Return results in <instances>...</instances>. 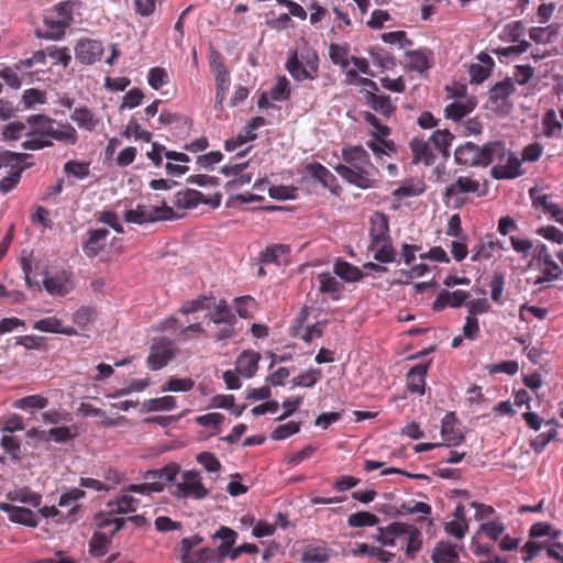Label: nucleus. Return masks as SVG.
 Here are the masks:
<instances>
[{"label": "nucleus", "instance_id": "27", "mask_svg": "<svg viewBox=\"0 0 563 563\" xmlns=\"http://www.w3.org/2000/svg\"><path fill=\"white\" fill-rule=\"evenodd\" d=\"M333 273L345 283H357L365 276L361 268L342 258L335 260Z\"/></svg>", "mask_w": 563, "mask_h": 563}, {"label": "nucleus", "instance_id": "38", "mask_svg": "<svg viewBox=\"0 0 563 563\" xmlns=\"http://www.w3.org/2000/svg\"><path fill=\"white\" fill-rule=\"evenodd\" d=\"M62 126V130H57L53 125H48V129H45L44 133H46L48 137L56 141L64 142L69 145H75L78 141V133L76 129L69 123H65Z\"/></svg>", "mask_w": 563, "mask_h": 563}, {"label": "nucleus", "instance_id": "50", "mask_svg": "<svg viewBox=\"0 0 563 563\" xmlns=\"http://www.w3.org/2000/svg\"><path fill=\"white\" fill-rule=\"evenodd\" d=\"M329 56L334 65H339L342 68H346L351 63L350 47L332 43L329 46Z\"/></svg>", "mask_w": 563, "mask_h": 563}, {"label": "nucleus", "instance_id": "49", "mask_svg": "<svg viewBox=\"0 0 563 563\" xmlns=\"http://www.w3.org/2000/svg\"><path fill=\"white\" fill-rule=\"evenodd\" d=\"M529 196L532 200L534 208H541L544 213L553 214L559 205L551 201V197L547 194H542L541 190L533 187L529 190Z\"/></svg>", "mask_w": 563, "mask_h": 563}, {"label": "nucleus", "instance_id": "10", "mask_svg": "<svg viewBox=\"0 0 563 563\" xmlns=\"http://www.w3.org/2000/svg\"><path fill=\"white\" fill-rule=\"evenodd\" d=\"M103 52L102 42L88 37L78 40L74 47L75 58L82 65H92L99 62Z\"/></svg>", "mask_w": 563, "mask_h": 563}, {"label": "nucleus", "instance_id": "4", "mask_svg": "<svg viewBox=\"0 0 563 563\" xmlns=\"http://www.w3.org/2000/svg\"><path fill=\"white\" fill-rule=\"evenodd\" d=\"M286 69L297 81L313 80L318 76L319 56L312 49L301 52L300 55L289 52Z\"/></svg>", "mask_w": 563, "mask_h": 563}, {"label": "nucleus", "instance_id": "31", "mask_svg": "<svg viewBox=\"0 0 563 563\" xmlns=\"http://www.w3.org/2000/svg\"><path fill=\"white\" fill-rule=\"evenodd\" d=\"M365 101L373 110L385 117H389L396 110L389 96L378 95L374 90L366 91Z\"/></svg>", "mask_w": 563, "mask_h": 563}, {"label": "nucleus", "instance_id": "14", "mask_svg": "<svg viewBox=\"0 0 563 563\" xmlns=\"http://www.w3.org/2000/svg\"><path fill=\"white\" fill-rule=\"evenodd\" d=\"M433 53L429 48H418L405 53V65L411 71L423 74L432 66Z\"/></svg>", "mask_w": 563, "mask_h": 563}, {"label": "nucleus", "instance_id": "28", "mask_svg": "<svg viewBox=\"0 0 563 563\" xmlns=\"http://www.w3.org/2000/svg\"><path fill=\"white\" fill-rule=\"evenodd\" d=\"M306 168L308 174L312 178L319 180L324 188L332 192L335 191V188L338 187L336 177L325 166L316 162L308 164Z\"/></svg>", "mask_w": 563, "mask_h": 563}, {"label": "nucleus", "instance_id": "9", "mask_svg": "<svg viewBox=\"0 0 563 563\" xmlns=\"http://www.w3.org/2000/svg\"><path fill=\"white\" fill-rule=\"evenodd\" d=\"M174 342L167 338L155 339L151 345L146 360L147 367L158 371L166 366L175 357Z\"/></svg>", "mask_w": 563, "mask_h": 563}, {"label": "nucleus", "instance_id": "43", "mask_svg": "<svg viewBox=\"0 0 563 563\" xmlns=\"http://www.w3.org/2000/svg\"><path fill=\"white\" fill-rule=\"evenodd\" d=\"M454 135L446 129L437 130L429 137L434 151H438L443 156H449V150L452 145Z\"/></svg>", "mask_w": 563, "mask_h": 563}, {"label": "nucleus", "instance_id": "1", "mask_svg": "<svg viewBox=\"0 0 563 563\" xmlns=\"http://www.w3.org/2000/svg\"><path fill=\"white\" fill-rule=\"evenodd\" d=\"M344 164L334 170L349 184L361 189L374 188L380 179L379 169L371 162L369 154L361 146H349L342 150Z\"/></svg>", "mask_w": 563, "mask_h": 563}, {"label": "nucleus", "instance_id": "30", "mask_svg": "<svg viewBox=\"0 0 563 563\" xmlns=\"http://www.w3.org/2000/svg\"><path fill=\"white\" fill-rule=\"evenodd\" d=\"M257 137L256 133H252L246 126L242 129V131L235 136L228 139L224 142V148L227 152H235L238 151V156H244L251 150V146L245 147L244 150H240L246 143L254 141Z\"/></svg>", "mask_w": 563, "mask_h": 563}, {"label": "nucleus", "instance_id": "63", "mask_svg": "<svg viewBox=\"0 0 563 563\" xmlns=\"http://www.w3.org/2000/svg\"><path fill=\"white\" fill-rule=\"evenodd\" d=\"M216 558V551L210 548H202L196 552L183 554L180 556L181 563H208Z\"/></svg>", "mask_w": 563, "mask_h": 563}, {"label": "nucleus", "instance_id": "48", "mask_svg": "<svg viewBox=\"0 0 563 563\" xmlns=\"http://www.w3.org/2000/svg\"><path fill=\"white\" fill-rule=\"evenodd\" d=\"M368 250L374 252V260L378 263L387 264L395 262L397 253L393 246L391 240L382 242L376 246L368 245Z\"/></svg>", "mask_w": 563, "mask_h": 563}, {"label": "nucleus", "instance_id": "37", "mask_svg": "<svg viewBox=\"0 0 563 563\" xmlns=\"http://www.w3.org/2000/svg\"><path fill=\"white\" fill-rule=\"evenodd\" d=\"M213 538L222 540V543L218 547V552L220 554L218 562H221L222 559L229 554L231 548L235 543L238 533L229 527L221 526L213 534Z\"/></svg>", "mask_w": 563, "mask_h": 563}, {"label": "nucleus", "instance_id": "52", "mask_svg": "<svg viewBox=\"0 0 563 563\" xmlns=\"http://www.w3.org/2000/svg\"><path fill=\"white\" fill-rule=\"evenodd\" d=\"M290 252V249L288 245L285 244H274L269 247H267L263 253L261 261L265 264H277L279 265L282 263L280 257L287 256Z\"/></svg>", "mask_w": 563, "mask_h": 563}, {"label": "nucleus", "instance_id": "5", "mask_svg": "<svg viewBox=\"0 0 563 563\" xmlns=\"http://www.w3.org/2000/svg\"><path fill=\"white\" fill-rule=\"evenodd\" d=\"M97 526L101 529H109L110 536L102 532H95L89 542V552L91 555L100 558L108 552V545L111 542V538L123 528L125 520L120 517H108L103 514H99L96 517Z\"/></svg>", "mask_w": 563, "mask_h": 563}, {"label": "nucleus", "instance_id": "16", "mask_svg": "<svg viewBox=\"0 0 563 563\" xmlns=\"http://www.w3.org/2000/svg\"><path fill=\"white\" fill-rule=\"evenodd\" d=\"M521 161L512 153L507 151L504 162H498L490 169V175L495 179H512L521 175Z\"/></svg>", "mask_w": 563, "mask_h": 563}, {"label": "nucleus", "instance_id": "59", "mask_svg": "<svg viewBox=\"0 0 563 563\" xmlns=\"http://www.w3.org/2000/svg\"><path fill=\"white\" fill-rule=\"evenodd\" d=\"M525 33V25L521 21H512L506 24L499 35L504 42L516 43Z\"/></svg>", "mask_w": 563, "mask_h": 563}, {"label": "nucleus", "instance_id": "42", "mask_svg": "<svg viewBox=\"0 0 563 563\" xmlns=\"http://www.w3.org/2000/svg\"><path fill=\"white\" fill-rule=\"evenodd\" d=\"M481 62L484 64H473L470 67L471 82L473 84H481L488 78L494 66V60L486 54L481 57Z\"/></svg>", "mask_w": 563, "mask_h": 563}, {"label": "nucleus", "instance_id": "55", "mask_svg": "<svg viewBox=\"0 0 563 563\" xmlns=\"http://www.w3.org/2000/svg\"><path fill=\"white\" fill-rule=\"evenodd\" d=\"M122 136L125 139L133 136L135 140H142L150 143L153 135L151 132L143 130L134 118H131L122 132Z\"/></svg>", "mask_w": 563, "mask_h": 563}, {"label": "nucleus", "instance_id": "41", "mask_svg": "<svg viewBox=\"0 0 563 563\" xmlns=\"http://www.w3.org/2000/svg\"><path fill=\"white\" fill-rule=\"evenodd\" d=\"M534 268L542 273V276H539L534 280V285H542L543 283L559 279L562 275V268L552 257L544 261L542 264H539Z\"/></svg>", "mask_w": 563, "mask_h": 563}, {"label": "nucleus", "instance_id": "46", "mask_svg": "<svg viewBox=\"0 0 563 563\" xmlns=\"http://www.w3.org/2000/svg\"><path fill=\"white\" fill-rule=\"evenodd\" d=\"M108 479L112 481V484L107 485L98 479L91 478V477H81L79 481V485L85 488L93 489L96 492L106 490L109 492L110 489L114 488L117 484L121 481V476L115 471H110L109 475L107 477Z\"/></svg>", "mask_w": 563, "mask_h": 563}, {"label": "nucleus", "instance_id": "47", "mask_svg": "<svg viewBox=\"0 0 563 563\" xmlns=\"http://www.w3.org/2000/svg\"><path fill=\"white\" fill-rule=\"evenodd\" d=\"M543 133L547 137H559L562 133L563 125L559 121L556 112L549 109L542 118Z\"/></svg>", "mask_w": 563, "mask_h": 563}, {"label": "nucleus", "instance_id": "36", "mask_svg": "<svg viewBox=\"0 0 563 563\" xmlns=\"http://www.w3.org/2000/svg\"><path fill=\"white\" fill-rule=\"evenodd\" d=\"M319 291L321 294H328L333 299H339L341 292L344 290V286L330 273H320L318 275Z\"/></svg>", "mask_w": 563, "mask_h": 563}, {"label": "nucleus", "instance_id": "15", "mask_svg": "<svg viewBox=\"0 0 563 563\" xmlns=\"http://www.w3.org/2000/svg\"><path fill=\"white\" fill-rule=\"evenodd\" d=\"M471 297L470 292L466 290H441L435 300L432 303V310L435 312L442 311L446 307L450 308H460L464 303H466L467 299Z\"/></svg>", "mask_w": 563, "mask_h": 563}, {"label": "nucleus", "instance_id": "3", "mask_svg": "<svg viewBox=\"0 0 563 563\" xmlns=\"http://www.w3.org/2000/svg\"><path fill=\"white\" fill-rule=\"evenodd\" d=\"M487 183L485 179L476 178L474 175L459 176L453 183L446 186L444 200L446 203L453 202L454 208H461L466 202V196L470 194L477 197L486 196Z\"/></svg>", "mask_w": 563, "mask_h": 563}, {"label": "nucleus", "instance_id": "64", "mask_svg": "<svg viewBox=\"0 0 563 563\" xmlns=\"http://www.w3.org/2000/svg\"><path fill=\"white\" fill-rule=\"evenodd\" d=\"M330 555L325 548H307L301 554V561L305 563H325Z\"/></svg>", "mask_w": 563, "mask_h": 563}, {"label": "nucleus", "instance_id": "22", "mask_svg": "<svg viewBox=\"0 0 563 563\" xmlns=\"http://www.w3.org/2000/svg\"><path fill=\"white\" fill-rule=\"evenodd\" d=\"M131 492H125V487L121 490L120 495L115 499L108 503L110 514L108 517H114L113 515L135 512L140 506V500L130 495Z\"/></svg>", "mask_w": 563, "mask_h": 563}, {"label": "nucleus", "instance_id": "56", "mask_svg": "<svg viewBox=\"0 0 563 563\" xmlns=\"http://www.w3.org/2000/svg\"><path fill=\"white\" fill-rule=\"evenodd\" d=\"M56 18H58V32L65 33V29L68 27L73 21L71 5L69 2H62L54 7L51 11Z\"/></svg>", "mask_w": 563, "mask_h": 563}, {"label": "nucleus", "instance_id": "19", "mask_svg": "<svg viewBox=\"0 0 563 563\" xmlns=\"http://www.w3.org/2000/svg\"><path fill=\"white\" fill-rule=\"evenodd\" d=\"M409 147L412 153V163H423L427 166L434 164L437 154L430 140L413 137L409 142Z\"/></svg>", "mask_w": 563, "mask_h": 563}, {"label": "nucleus", "instance_id": "61", "mask_svg": "<svg viewBox=\"0 0 563 563\" xmlns=\"http://www.w3.org/2000/svg\"><path fill=\"white\" fill-rule=\"evenodd\" d=\"M515 91L514 82L510 78H506L500 82H497L489 90V99L493 101L505 100Z\"/></svg>", "mask_w": 563, "mask_h": 563}, {"label": "nucleus", "instance_id": "34", "mask_svg": "<svg viewBox=\"0 0 563 563\" xmlns=\"http://www.w3.org/2000/svg\"><path fill=\"white\" fill-rule=\"evenodd\" d=\"M70 119L78 128L89 132L95 131L100 123V119L87 107L76 108L70 114Z\"/></svg>", "mask_w": 563, "mask_h": 563}, {"label": "nucleus", "instance_id": "35", "mask_svg": "<svg viewBox=\"0 0 563 563\" xmlns=\"http://www.w3.org/2000/svg\"><path fill=\"white\" fill-rule=\"evenodd\" d=\"M351 552L355 556H374L382 563L391 562L395 558L394 553L384 550L382 547L368 545L367 543H357Z\"/></svg>", "mask_w": 563, "mask_h": 563}, {"label": "nucleus", "instance_id": "54", "mask_svg": "<svg viewBox=\"0 0 563 563\" xmlns=\"http://www.w3.org/2000/svg\"><path fill=\"white\" fill-rule=\"evenodd\" d=\"M373 135L375 140L368 141L367 146L377 157H382V155L391 156L394 153H396L394 142L386 141L384 137L377 136L376 134Z\"/></svg>", "mask_w": 563, "mask_h": 563}, {"label": "nucleus", "instance_id": "51", "mask_svg": "<svg viewBox=\"0 0 563 563\" xmlns=\"http://www.w3.org/2000/svg\"><path fill=\"white\" fill-rule=\"evenodd\" d=\"M48 405V399L42 395H29L16 399L13 402V408L20 410H29V409H44Z\"/></svg>", "mask_w": 563, "mask_h": 563}, {"label": "nucleus", "instance_id": "23", "mask_svg": "<svg viewBox=\"0 0 563 563\" xmlns=\"http://www.w3.org/2000/svg\"><path fill=\"white\" fill-rule=\"evenodd\" d=\"M32 328L41 332L65 334L68 336L78 334V330L76 328L64 325L63 321L57 317L40 319L32 324Z\"/></svg>", "mask_w": 563, "mask_h": 563}, {"label": "nucleus", "instance_id": "20", "mask_svg": "<svg viewBox=\"0 0 563 563\" xmlns=\"http://www.w3.org/2000/svg\"><path fill=\"white\" fill-rule=\"evenodd\" d=\"M454 158L459 165L482 167L481 146L473 142H466L456 147Z\"/></svg>", "mask_w": 563, "mask_h": 563}, {"label": "nucleus", "instance_id": "26", "mask_svg": "<svg viewBox=\"0 0 563 563\" xmlns=\"http://www.w3.org/2000/svg\"><path fill=\"white\" fill-rule=\"evenodd\" d=\"M260 358V353L255 351H244L236 360L235 371L242 376L250 378L256 373Z\"/></svg>", "mask_w": 563, "mask_h": 563}, {"label": "nucleus", "instance_id": "21", "mask_svg": "<svg viewBox=\"0 0 563 563\" xmlns=\"http://www.w3.org/2000/svg\"><path fill=\"white\" fill-rule=\"evenodd\" d=\"M88 238L82 244V251L87 257H96L107 244L109 231L107 229H93L87 233Z\"/></svg>", "mask_w": 563, "mask_h": 563}, {"label": "nucleus", "instance_id": "40", "mask_svg": "<svg viewBox=\"0 0 563 563\" xmlns=\"http://www.w3.org/2000/svg\"><path fill=\"white\" fill-rule=\"evenodd\" d=\"M98 318V311L92 306H80L71 316L73 322L80 329L87 330Z\"/></svg>", "mask_w": 563, "mask_h": 563}, {"label": "nucleus", "instance_id": "58", "mask_svg": "<svg viewBox=\"0 0 563 563\" xmlns=\"http://www.w3.org/2000/svg\"><path fill=\"white\" fill-rule=\"evenodd\" d=\"M379 521L378 517L368 511H357L347 518V525L354 528L373 527Z\"/></svg>", "mask_w": 563, "mask_h": 563}, {"label": "nucleus", "instance_id": "17", "mask_svg": "<svg viewBox=\"0 0 563 563\" xmlns=\"http://www.w3.org/2000/svg\"><path fill=\"white\" fill-rule=\"evenodd\" d=\"M0 510L8 514L9 520L11 522L23 525L30 528H35L38 526L37 516L29 508L14 506L8 503H1Z\"/></svg>", "mask_w": 563, "mask_h": 563}, {"label": "nucleus", "instance_id": "62", "mask_svg": "<svg viewBox=\"0 0 563 563\" xmlns=\"http://www.w3.org/2000/svg\"><path fill=\"white\" fill-rule=\"evenodd\" d=\"M9 498L14 501L31 505L32 507H40L42 503V496L27 487L16 490L13 495L10 494Z\"/></svg>", "mask_w": 563, "mask_h": 563}, {"label": "nucleus", "instance_id": "8", "mask_svg": "<svg viewBox=\"0 0 563 563\" xmlns=\"http://www.w3.org/2000/svg\"><path fill=\"white\" fill-rule=\"evenodd\" d=\"M209 490L202 484L199 472L188 470L181 473V481L176 484L174 496L177 498L203 499Z\"/></svg>", "mask_w": 563, "mask_h": 563}, {"label": "nucleus", "instance_id": "12", "mask_svg": "<svg viewBox=\"0 0 563 563\" xmlns=\"http://www.w3.org/2000/svg\"><path fill=\"white\" fill-rule=\"evenodd\" d=\"M465 90L466 88L464 86H460L457 88L455 96L463 98L456 99L445 107L444 114L446 119L453 120L455 122L460 121L462 118H464L475 109L476 101L474 100V98H465Z\"/></svg>", "mask_w": 563, "mask_h": 563}, {"label": "nucleus", "instance_id": "32", "mask_svg": "<svg viewBox=\"0 0 563 563\" xmlns=\"http://www.w3.org/2000/svg\"><path fill=\"white\" fill-rule=\"evenodd\" d=\"M200 203H209L203 195L196 189H185L175 195L174 205L179 209H194Z\"/></svg>", "mask_w": 563, "mask_h": 563}, {"label": "nucleus", "instance_id": "39", "mask_svg": "<svg viewBox=\"0 0 563 563\" xmlns=\"http://www.w3.org/2000/svg\"><path fill=\"white\" fill-rule=\"evenodd\" d=\"M79 411L85 417H100V418H104L101 421V426L106 427V428L121 426L123 422L126 421L125 417H123V416H120V417L114 418V419L113 418H107L104 410H102L100 408H97V407H93L92 405L87 404V402H82L80 405Z\"/></svg>", "mask_w": 563, "mask_h": 563}, {"label": "nucleus", "instance_id": "7", "mask_svg": "<svg viewBox=\"0 0 563 563\" xmlns=\"http://www.w3.org/2000/svg\"><path fill=\"white\" fill-rule=\"evenodd\" d=\"M29 157L31 155L25 153L4 152V166H10L11 172L8 176L0 179V190L2 194H8L18 186L22 173L32 166V164L25 163V159Z\"/></svg>", "mask_w": 563, "mask_h": 563}, {"label": "nucleus", "instance_id": "6", "mask_svg": "<svg viewBox=\"0 0 563 563\" xmlns=\"http://www.w3.org/2000/svg\"><path fill=\"white\" fill-rule=\"evenodd\" d=\"M174 216V209L165 203L162 206L139 203L134 209H129L124 212V221L128 223L144 224L162 220H170Z\"/></svg>", "mask_w": 563, "mask_h": 563}, {"label": "nucleus", "instance_id": "13", "mask_svg": "<svg viewBox=\"0 0 563 563\" xmlns=\"http://www.w3.org/2000/svg\"><path fill=\"white\" fill-rule=\"evenodd\" d=\"M44 289L53 296H65L74 289L71 273L62 271L43 279Z\"/></svg>", "mask_w": 563, "mask_h": 563}, {"label": "nucleus", "instance_id": "33", "mask_svg": "<svg viewBox=\"0 0 563 563\" xmlns=\"http://www.w3.org/2000/svg\"><path fill=\"white\" fill-rule=\"evenodd\" d=\"M208 310L209 311L207 313V318L214 324L236 321V317L224 299H220L218 302H213V306H210V309Z\"/></svg>", "mask_w": 563, "mask_h": 563}, {"label": "nucleus", "instance_id": "2", "mask_svg": "<svg viewBox=\"0 0 563 563\" xmlns=\"http://www.w3.org/2000/svg\"><path fill=\"white\" fill-rule=\"evenodd\" d=\"M386 537L383 538V547H396L398 541H405L401 549L408 560H415L422 549L423 538L422 532L416 526L394 521L385 527Z\"/></svg>", "mask_w": 563, "mask_h": 563}, {"label": "nucleus", "instance_id": "11", "mask_svg": "<svg viewBox=\"0 0 563 563\" xmlns=\"http://www.w3.org/2000/svg\"><path fill=\"white\" fill-rule=\"evenodd\" d=\"M369 245L376 246L382 242L391 240L389 232V218L383 212H374L369 218Z\"/></svg>", "mask_w": 563, "mask_h": 563}, {"label": "nucleus", "instance_id": "53", "mask_svg": "<svg viewBox=\"0 0 563 563\" xmlns=\"http://www.w3.org/2000/svg\"><path fill=\"white\" fill-rule=\"evenodd\" d=\"M322 377V371L320 368H309L308 371L294 377L291 380L292 387H312Z\"/></svg>", "mask_w": 563, "mask_h": 563}, {"label": "nucleus", "instance_id": "60", "mask_svg": "<svg viewBox=\"0 0 563 563\" xmlns=\"http://www.w3.org/2000/svg\"><path fill=\"white\" fill-rule=\"evenodd\" d=\"M0 445L8 453L12 461H20L21 455V441L14 435H3L0 440Z\"/></svg>", "mask_w": 563, "mask_h": 563}, {"label": "nucleus", "instance_id": "45", "mask_svg": "<svg viewBox=\"0 0 563 563\" xmlns=\"http://www.w3.org/2000/svg\"><path fill=\"white\" fill-rule=\"evenodd\" d=\"M459 559L455 547L449 542H440L433 550V563H453Z\"/></svg>", "mask_w": 563, "mask_h": 563}, {"label": "nucleus", "instance_id": "57", "mask_svg": "<svg viewBox=\"0 0 563 563\" xmlns=\"http://www.w3.org/2000/svg\"><path fill=\"white\" fill-rule=\"evenodd\" d=\"M213 297L208 296H199L192 300L185 301L180 308L179 312L183 314H189L194 313L200 310H208L210 309V301L213 300Z\"/></svg>", "mask_w": 563, "mask_h": 563}, {"label": "nucleus", "instance_id": "18", "mask_svg": "<svg viewBox=\"0 0 563 563\" xmlns=\"http://www.w3.org/2000/svg\"><path fill=\"white\" fill-rule=\"evenodd\" d=\"M505 250L504 243L495 238L493 234L486 235L474 247L471 261L479 262L482 260H489L495 254H500Z\"/></svg>", "mask_w": 563, "mask_h": 563}, {"label": "nucleus", "instance_id": "25", "mask_svg": "<svg viewBox=\"0 0 563 563\" xmlns=\"http://www.w3.org/2000/svg\"><path fill=\"white\" fill-rule=\"evenodd\" d=\"M456 419L454 413H448L442 420L441 434L445 446H456L464 441V435L455 429Z\"/></svg>", "mask_w": 563, "mask_h": 563}, {"label": "nucleus", "instance_id": "44", "mask_svg": "<svg viewBox=\"0 0 563 563\" xmlns=\"http://www.w3.org/2000/svg\"><path fill=\"white\" fill-rule=\"evenodd\" d=\"M86 493L80 488H71L64 494L60 495L58 500L59 507H68L71 506L68 512V518H73L77 511L80 509V506L76 503L84 498Z\"/></svg>", "mask_w": 563, "mask_h": 563}, {"label": "nucleus", "instance_id": "29", "mask_svg": "<svg viewBox=\"0 0 563 563\" xmlns=\"http://www.w3.org/2000/svg\"><path fill=\"white\" fill-rule=\"evenodd\" d=\"M427 373V364H418L410 368V371L407 374V388L410 393L419 395L424 394Z\"/></svg>", "mask_w": 563, "mask_h": 563}, {"label": "nucleus", "instance_id": "24", "mask_svg": "<svg viewBox=\"0 0 563 563\" xmlns=\"http://www.w3.org/2000/svg\"><path fill=\"white\" fill-rule=\"evenodd\" d=\"M507 148L501 141L487 142L481 146L482 167H487L494 162H504Z\"/></svg>", "mask_w": 563, "mask_h": 563}]
</instances>
